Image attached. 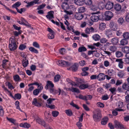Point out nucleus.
I'll return each instance as SVG.
<instances>
[{
  "label": "nucleus",
  "instance_id": "obj_30",
  "mask_svg": "<svg viewBox=\"0 0 129 129\" xmlns=\"http://www.w3.org/2000/svg\"><path fill=\"white\" fill-rule=\"evenodd\" d=\"M125 94L126 95L125 98L126 102L127 103H129V90L126 91Z\"/></svg>",
  "mask_w": 129,
  "mask_h": 129
},
{
  "label": "nucleus",
  "instance_id": "obj_18",
  "mask_svg": "<svg viewBox=\"0 0 129 129\" xmlns=\"http://www.w3.org/2000/svg\"><path fill=\"white\" fill-rule=\"evenodd\" d=\"M61 7L62 8H71L74 7V6L70 5V4L62 3Z\"/></svg>",
  "mask_w": 129,
  "mask_h": 129
},
{
  "label": "nucleus",
  "instance_id": "obj_42",
  "mask_svg": "<svg viewBox=\"0 0 129 129\" xmlns=\"http://www.w3.org/2000/svg\"><path fill=\"white\" fill-rule=\"evenodd\" d=\"M108 72L109 76H112L114 74V71L111 69H110L108 70Z\"/></svg>",
  "mask_w": 129,
  "mask_h": 129
},
{
  "label": "nucleus",
  "instance_id": "obj_29",
  "mask_svg": "<svg viewBox=\"0 0 129 129\" xmlns=\"http://www.w3.org/2000/svg\"><path fill=\"white\" fill-rule=\"evenodd\" d=\"M108 119L107 117H105L103 118L101 122V124L103 125H105L106 124Z\"/></svg>",
  "mask_w": 129,
  "mask_h": 129
},
{
  "label": "nucleus",
  "instance_id": "obj_54",
  "mask_svg": "<svg viewBox=\"0 0 129 129\" xmlns=\"http://www.w3.org/2000/svg\"><path fill=\"white\" fill-rule=\"evenodd\" d=\"M26 48V46L24 44H21L20 45L19 48L21 50H22Z\"/></svg>",
  "mask_w": 129,
  "mask_h": 129
},
{
  "label": "nucleus",
  "instance_id": "obj_12",
  "mask_svg": "<svg viewBox=\"0 0 129 129\" xmlns=\"http://www.w3.org/2000/svg\"><path fill=\"white\" fill-rule=\"evenodd\" d=\"M115 126L117 128L122 129L124 128L123 125L120 122L116 121H115Z\"/></svg>",
  "mask_w": 129,
  "mask_h": 129
},
{
  "label": "nucleus",
  "instance_id": "obj_11",
  "mask_svg": "<svg viewBox=\"0 0 129 129\" xmlns=\"http://www.w3.org/2000/svg\"><path fill=\"white\" fill-rule=\"evenodd\" d=\"M77 83L78 86L81 84L85 83V81L83 79L80 78H76L75 79Z\"/></svg>",
  "mask_w": 129,
  "mask_h": 129
},
{
  "label": "nucleus",
  "instance_id": "obj_51",
  "mask_svg": "<svg viewBox=\"0 0 129 129\" xmlns=\"http://www.w3.org/2000/svg\"><path fill=\"white\" fill-rule=\"evenodd\" d=\"M28 86L29 87L27 90L28 91L30 92L32 91L34 88V87L31 83H30L28 85Z\"/></svg>",
  "mask_w": 129,
  "mask_h": 129
},
{
  "label": "nucleus",
  "instance_id": "obj_52",
  "mask_svg": "<svg viewBox=\"0 0 129 129\" xmlns=\"http://www.w3.org/2000/svg\"><path fill=\"white\" fill-rule=\"evenodd\" d=\"M6 84L9 89L12 90L14 88V87L10 82H8L6 83Z\"/></svg>",
  "mask_w": 129,
  "mask_h": 129
},
{
  "label": "nucleus",
  "instance_id": "obj_36",
  "mask_svg": "<svg viewBox=\"0 0 129 129\" xmlns=\"http://www.w3.org/2000/svg\"><path fill=\"white\" fill-rule=\"evenodd\" d=\"M19 102L18 101H16L15 103V105L16 107V109H18L20 111L23 112L21 109H20L19 107Z\"/></svg>",
  "mask_w": 129,
  "mask_h": 129
},
{
  "label": "nucleus",
  "instance_id": "obj_63",
  "mask_svg": "<svg viewBox=\"0 0 129 129\" xmlns=\"http://www.w3.org/2000/svg\"><path fill=\"white\" fill-rule=\"evenodd\" d=\"M55 100V99L54 98H49L47 100V103L48 104H51L53 101H54Z\"/></svg>",
  "mask_w": 129,
  "mask_h": 129
},
{
  "label": "nucleus",
  "instance_id": "obj_38",
  "mask_svg": "<svg viewBox=\"0 0 129 129\" xmlns=\"http://www.w3.org/2000/svg\"><path fill=\"white\" fill-rule=\"evenodd\" d=\"M21 5V3L20 2H17L12 5V7L14 8H16L19 7Z\"/></svg>",
  "mask_w": 129,
  "mask_h": 129
},
{
  "label": "nucleus",
  "instance_id": "obj_22",
  "mask_svg": "<svg viewBox=\"0 0 129 129\" xmlns=\"http://www.w3.org/2000/svg\"><path fill=\"white\" fill-rule=\"evenodd\" d=\"M106 34L109 38L111 37L112 36V32L110 30H107L106 31Z\"/></svg>",
  "mask_w": 129,
  "mask_h": 129
},
{
  "label": "nucleus",
  "instance_id": "obj_60",
  "mask_svg": "<svg viewBox=\"0 0 129 129\" xmlns=\"http://www.w3.org/2000/svg\"><path fill=\"white\" fill-rule=\"evenodd\" d=\"M124 22V20L123 18L122 17H120L118 19V23L121 24H122Z\"/></svg>",
  "mask_w": 129,
  "mask_h": 129
},
{
  "label": "nucleus",
  "instance_id": "obj_10",
  "mask_svg": "<svg viewBox=\"0 0 129 129\" xmlns=\"http://www.w3.org/2000/svg\"><path fill=\"white\" fill-rule=\"evenodd\" d=\"M105 79V74L103 73H100L97 75V79L98 81H101Z\"/></svg>",
  "mask_w": 129,
  "mask_h": 129
},
{
  "label": "nucleus",
  "instance_id": "obj_19",
  "mask_svg": "<svg viewBox=\"0 0 129 129\" xmlns=\"http://www.w3.org/2000/svg\"><path fill=\"white\" fill-rule=\"evenodd\" d=\"M83 17V15L81 13H77L75 15V18L78 20H81Z\"/></svg>",
  "mask_w": 129,
  "mask_h": 129
},
{
  "label": "nucleus",
  "instance_id": "obj_6",
  "mask_svg": "<svg viewBox=\"0 0 129 129\" xmlns=\"http://www.w3.org/2000/svg\"><path fill=\"white\" fill-rule=\"evenodd\" d=\"M101 7L102 8H113L114 6L113 3L110 1H108L106 5L104 4L103 3H102L100 4Z\"/></svg>",
  "mask_w": 129,
  "mask_h": 129
},
{
  "label": "nucleus",
  "instance_id": "obj_35",
  "mask_svg": "<svg viewBox=\"0 0 129 129\" xmlns=\"http://www.w3.org/2000/svg\"><path fill=\"white\" fill-rule=\"evenodd\" d=\"M13 79L16 82H18L21 80V79L18 75H16L13 77Z\"/></svg>",
  "mask_w": 129,
  "mask_h": 129
},
{
  "label": "nucleus",
  "instance_id": "obj_58",
  "mask_svg": "<svg viewBox=\"0 0 129 129\" xmlns=\"http://www.w3.org/2000/svg\"><path fill=\"white\" fill-rule=\"evenodd\" d=\"M116 55L117 57H119L123 55V54L121 52L117 51L116 53Z\"/></svg>",
  "mask_w": 129,
  "mask_h": 129
},
{
  "label": "nucleus",
  "instance_id": "obj_31",
  "mask_svg": "<svg viewBox=\"0 0 129 129\" xmlns=\"http://www.w3.org/2000/svg\"><path fill=\"white\" fill-rule=\"evenodd\" d=\"M122 88L123 89L127 90H129V83H124L122 85Z\"/></svg>",
  "mask_w": 129,
  "mask_h": 129
},
{
  "label": "nucleus",
  "instance_id": "obj_25",
  "mask_svg": "<svg viewBox=\"0 0 129 129\" xmlns=\"http://www.w3.org/2000/svg\"><path fill=\"white\" fill-rule=\"evenodd\" d=\"M7 119L10 122L13 124L14 125L17 124V123L16 122V120L15 119L12 118H9L8 117H7Z\"/></svg>",
  "mask_w": 129,
  "mask_h": 129
},
{
  "label": "nucleus",
  "instance_id": "obj_56",
  "mask_svg": "<svg viewBox=\"0 0 129 129\" xmlns=\"http://www.w3.org/2000/svg\"><path fill=\"white\" fill-rule=\"evenodd\" d=\"M17 11L20 13L21 14L22 12L26 11V9H16Z\"/></svg>",
  "mask_w": 129,
  "mask_h": 129
},
{
  "label": "nucleus",
  "instance_id": "obj_9",
  "mask_svg": "<svg viewBox=\"0 0 129 129\" xmlns=\"http://www.w3.org/2000/svg\"><path fill=\"white\" fill-rule=\"evenodd\" d=\"M93 14H99V15L98 16L99 18V20H103L104 19L105 20V16H104L102 13H100V11L93 12Z\"/></svg>",
  "mask_w": 129,
  "mask_h": 129
},
{
  "label": "nucleus",
  "instance_id": "obj_44",
  "mask_svg": "<svg viewBox=\"0 0 129 129\" xmlns=\"http://www.w3.org/2000/svg\"><path fill=\"white\" fill-rule=\"evenodd\" d=\"M83 1L82 0H75V3L77 5L79 6L82 5L83 4Z\"/></svg>",
  "mask_w": 129,
  "mask_h": 129
},
{
  "label": "nucleus",
  "instance_id": "obj_59",
  "mask_svg": "<svg viewBox=\"0 0 129 129\" xmlns=\"http://www.w3.org/2000/svg\"><path fill=\"white\" fill-rule=\"evenodd\" d=\"M76 97L77 98H79L80 99L86 101V98L85 97V95L84 96L83 95L81 94H80L78 96H76Z\"/></svg>",
  "mask_w": 129,
  "mask_h": 129
},
{
  "label": "nucleus",
  "instance_id": "obj_24",
  "mask_svg": "<svg viewBox=\"0 0 129 129\" xmlns=\"http://www.w3.org/2000/svg\"><path fill=\"white\" fill-rule=\"evenodd\" d=\"M116 11L115 13L117 14H121L124 11V9H114Z\"/></svg>",
  "mask_w": 129,
  "mask_h": 129
},
{
  "label": "nucleus",
  "instance_id": "obj_34",
  "mask_svg": "<svg viewBox=\"0 0 129 129\" xmlns=\"http://www.w3.org/2000/svg\"><path fill=\"white\" fill-rule=\"evenodd\" d=\"M117 75L120 78H122L124 75V71L120 70L118 73Z\"/></svg>",
  "mask_w": 129,
  "mask_h": 129
},
{
  "label": "nucleus",
  "instance_id": "obj_64",
  "mask_svg": "<svg viewBox=\"0 0 129 129\" xmlns=\"http://www.w3.org/2000/svg\"><path fill=\"white\" fill-rule=\"evenodd\" d=\"M65 51L66 49L65 48H61L59 50V52L61 54H63L65 53Z\"/></svg>",
  "mask_w": 129,
  "mask_h": 129
},
{
  "label": "nucleus",
  "instance_id": "obj_55",
  "mask_svg": "<svg viewBox=\"0 0 129 129\" xmlns=\"http://www.w3.org/2000/svg\"><path fill=\"white\" fill-rule=\"evenodd\" d=\"M96 105L98 107L101 108H103L105 106L103 103L100 102L97 103L96 104Z\"/></svg>",
  "mask_w": 129,
  "mask_h": 129
},
{
  "label": "nucleus",
  "instance_id": "obj_1",
  "mask_svg": "<svg viewBox=\"0 0 129 129\" xmlns=\"http://www.w3.org/2000/svg\"><path fill=\"white\" fill-rule=\"evenodd\" d=\"M16 42L15 37H12L10 38L9 48L10 51H14L17 49V46L16 44Z\"/></svg>",
  "mask_w": 129,
  "mask_h": 129
},
{
  "label": "nucleus",
  "instance_id": "obj_46",
  "mask_svg": "<svg viewBox=\"0 0 129 129\" xmlns=\"http://www.w3.org/2000/svg\"><path fill=\"white\" fill-rule=\"evenodd\" d=\"M70 90L72 92H75L77 93L80 92L79 89L76 88L72 87L70 89Z\"/></svg>",
  "mask_w": 129,
  "mask_h": 129
},
{
  "label": "nucleus",
  "instance_id": "obj_57",
  "mask_svg": "<svg viewBox=\"0 0 129 129\" xmlns=\"http://www.w3.org/2000/svg\"><path fill=\"white\" fill-rule=\"evenodd\" d=\"M22 32V31L21 30L19 31L18 32L17 31H15L13 32V34L15 37H17L21 34Z\"/></svg>",
  "mask_w": 129,
  "mask_h": 129
},
{
  "label": "nucleus",
  "instance_id": "obj_20",
  "mask_svg": "<svg viewBox=\"0 0 129 129\" xmlns=\"http://www.w3.org/2000/svg\"><path fill=\"white\" fill-rule=\"evenodd\" d=\"M36 121L39 124L45 126L46 125V123L43 119L38 118L36 120Z\"/></svg>",
  "mask_w": 129,
  "mask_h": 129
},
{
  "label": "nucleus",
  "instance_id": "obj_8",
  "mask_svg": "<svg viewBox=\"0 0 129 129\" xmlns=\"http://www.w3.org/2000/svg\"><path fill=\"white\" fill-rule=\"evenodd\" d=\"M54 87V84L51 81H48L46 85L45 86V88L47 90L50 88H53Z\"/></svg>",
  "mask_w": 129,
  "mask_h": 129
},
{
  "label": "nucleus",
  "instance_id": "obj_14",
  "mask_svg": "<svg viewBox=\"0 0 129 129\" xmlns=\"http://www.w3.org/2000/svg\"><path fill=\"white\" fill-rule=\"evenodd\" d=\"M78 67V64L77 63H75L73 65L71 66L72 71L74 72L77 70Z\"/></svg>",
  "mask_w": 129,
  "mask_h": 129
},
{
  "label": "nucleus",
  "instance_id": "obj_16",
  "mask_svg": "<svg viewBox=\"0 0 129 129\" xmlns=\"http://www.w3.org/2000/svg\"><path fill=\"white\" fill-rule=\"evenodd\" d=\"M85 32L87 34H89L94 32V28L92 27L87 28L85 30Z\"/></svg>",
  "mask_w": 129,
  "mask_h": 129
},
{
  "label": "nucleus",
  "instance_id": "obj_50",
  "mask_svg": "<svg viewBox=\"0 0 129 129\" xmlns=\"http://www.w3.org/2000/svg\"><path fill=\"white\" fill-rule=\"evenodd\" d=\"M31 84L32 85H35L38 86V88L41 87H41H42V88H43L42 84L41 83H38L37 82H36L34 83H31Z\"/></svg>",
  "mask_w": 129,
  "mask_h": 129
},
{
  "label": "nucleus",
  "instance_id": "obj_37",
  "mask_svg": "<svg viewBox=\"0 0 129 129\" xmlns=\"http://www.w3.org/2000/svg\"><path fill=\"white\" fill-rule=\"evenodd\" d=\"M29 50L32 52L35 53L37 54L39 53L38 50L33 47H29Z\"/></svg>",
  "mask_w": 129,
  "mask_h": 129
},
{
  "label": "nucleus",
  "instance_id": "obj_15",
  "mask_svg": "<svg viewBox=\"0 0 129 129\" xmlns=\"http://www.w3.org/2000/svg\"><path fill=\"white\" fill-rule=\"evenodd\" d=\"M93 14L91 16V19L93 22H96L99 20V18L98 16L95 15L93 13Z\"/></svg>",
  "mask_w": 129,
  "mask_h": 129
},
{
  "label": "nucleus",
  "instance_id": "obj_33",
  "mask_svg": "<svg viewBox=\"0 0 129 129\" xmlns=\"http://www.w3.org/2000/svg\"><path fill=\"white\" fill-rule=\"evenodd\" d=\"M106 27V25L105 23H101L99 25V28L100 30H104Z\"/></svg>",
  "mask_w": 129,
  "mask_h": 129
},
{
  "label": "nucleus",
  "instance_id": "obj_40",
  "mask_svg": "<svg viewBox=\"0 0 129 129\" xmlns=\"http://www.w3.org/2000/svg\"><path fill=\"white\" fill-rule=\"evenodd\" d=\"M21 98V95L20 93H17L15 94L14 99L15 100L16 99L19 100Z\"/></svg>",
  "mask_w": 129,
  "mask_h": 129
},
{
  "label": "nucleus",
  "instance_id": "obj_3",
  "mask_svg": "<svg viewBox=\"0 0 129 129\" xmlns=\"http://www.w3.org/2000/svg\"><path fill=\"white\" fill-rule=\"evenodd\" d=\"M57 63L58 65L63 67H69L71 65V62L62 60L58 61Z\"/></svg>",
  "mask_w": 129,
  "mask_h": 129
},
{
  "label": "nucleus",
  "instance_id": "obj_2",
  "mask_svg": "<svg viewBox=\"0 0 129 129\" xmlns=\"http://www.w3.org/2000/svg\"><path fill=\"white\" fill-rule=\"evenodd\" d=\"M92 117L94 121L96 122L100 121L102 117L101 111L99 109H95L94 111L93 112Z\"/></svg>",
  "mask_w": 129,
  "mask_h": 129
},
{
  "label": "nucleus",
  "instance_id": "obj_43",
  "mask_svg": "<svg viewBox=\"0 0 129 129\" xmlns=\"http://www.w3.org/2000/svg\"><path fill=\"white\" fill-rule=\"evenodd\" d=\"M86 48L84 46L80 47L78 49V51L79 52H82L86 51Z\"/></svg>",
  "mask_w": 129,
  "mask_h": 129
},
{
  "label": "nucleus",
  "instance_id": "obj_27",
  "mask_svg": "<svg viewBox=\"0 0 129 129\" xmlns=\"http://www.w3.org/2000/svg\"><path fill=\"white\" fill-rule=\"evenodd\" d=\"M122 50L124 53L127 54L129 52V47L125 46L122 48Z\"/></svg>",
  "mask_w": 129,
  "mask_h": 129
},
{
  "label": "nucleus",
  "instance_id": "obj_28",
  "mask_svg": "<svg viewBox=\"0 0 129 129\" xmlns=\"http://www.w3.org/2000/svg\"><path fill=\"white\" fill-rule=\"evenodd\" d=\"M64 112L68 116H71L73 114L72 111L70 109L66 110Z\"/></svg>",
  "mask_w": 129,
  "mask_h": 129
},
{
  "label": "nucleus",
  "instance_id": "obj_13",
  "mask_svg": "<svg viewBox=\"0 0 129 129\" xmlns=\"http://www.w3.org/2000/svg\"><path fill=\"white\" fill-rule=\"evenodd\" d=\"M38 88V89H36L34 90L33 93L34 95L35 96L38 95L43 89V88L41 87Z\"/></svg>",
  "mask_w": 129,
  "mask_h": 129
},
{
  "label": "nucleus",
  "instance_id": "obj_17",
  "mask_svg": "<svg viewBox=\"0 0 129 129\" xmlns=\"http://www.w3.org/2000/svg\"><path fill=\"white\" fill-rule=\"evenodd\" d=\"M28 60L27 59H23L22 61V64L24 68L27 67L28 64Z\"/></svg>",
  "mask_w": 129,
  "mask_h": 129
},
{
  "label": "nucleus",
  "instance_id": "obj_21",
  "mask_svg": "<svg viewBox=\"0 0 129 129\" xmlns=\"http://www.w3.org/2000/svg\"><path fill=\"white\" fill-rule=\"evenodd\" d=\"M19 126L21 127L28 128L30 127V125L26 122L24 123H21L20 124Z\"/></svg>",
  "mask_w": 129,
  "mask_h": 129
},
{
  "label": "nucleus",
  "instance_id": "obj_41",
  "mask_svg": "<svg viewBox=\"0 0 129 129\" xmlns=\"http://www.w3.org/2000/svg\"><path fill=\"white\" fill-rule=\"evenodd\" d=\"M123 36L124 39L127 40L129 39V33L127 32L124 33Z\"/></svg>",
  "mask_w": 129,
  "mask_h": 129
},
{
  "label": "nucleus",
  "instance_id": "obj_47",
  "mask_svg": "<svg viewBox=\"0 0 129 129\" xmlns=\"http://www.w3.org/2000/svg\"><path fill=\"white\" fill-rule=\"evenodd\" d=\"M8 61V60L6 59H5L3 60L2 64V66L3 68H4L6 67V66L7 64V62Z\"/></svg>",
  "mask_w": 129,
  "mask_h": 129
},
{
  "label": "nucleus",
  "instance_id": "obj_4",
  "mask_svg": "<svg viewBox=\"0 0 129 129\" xmlns=\"http://www.w3.org/2000/svg\"><path fill=\"white\" fill-rule=\"evenodd\" d=\"M42 100L40 99L37 100L36 98H34L32 101V104L36 106L41 107L42 104Z\"/></svg>",
  "mask_w": 129,
  "mask_h": 129
},
{
  "label": "nucleus",
  "instance_id": "obj_23",
  "mask_svg": "<svg viewBox=\"0 0 129 129\" xmlns=\"http://www.w3.org/2000/svg\"><path fill=\"white\" fill-rule=\"evenodd\" d=\"M82 84L78 86L80 89L81 90L87 88L89 86L88 84Z\"/></svg>",
  "mask_w": 129,
  "mask_h": 129
},
{
  "label": "nucleus",
  "instance_id": "obj_5",
  "mask_svg": "<svg viewBox=\"0 0 129 129\" xmlns=\"http://www.w3.org/2000/svg\"><path fill=\"white\" fill-rule=\"evenodd\" d=\"M53 11H51L48 12L46 16V17L49 20L51 21V22L53 24H55V21L51 19L54 18V14Z\"/></svg>",
  "mask_w": 129,
  "mask_h": 129
},
{
  "label": "nucleus",
  "instance_id": "obj_62",
  "mask_svg": "<svg viewBox=\"0 0 129 129\" xmlns=\"http://www.w3.org/2000/svg\"><path fill=\"white\" fill-rule=\"evenodd\" d=\"M109 98L108 95L106 94L102 96V99L103 100H106L108 99Z\"/></svg>",
  "mask_w": 129,
  "mask_h": 129
},
{
  "label": "nucleus",
  "instance_id": "obj_45",
  "mask_svg": "<svg viewBox=\"0 0 129 129\" xmlns=\"http://www.w3.org/2000/svg\"><path fill=\"white\" fill-rule=\"evenodd\" d=\"M61 77L59 75H56L54 78V81L55 82H58L60 78Z\"/></svg>",
  "mask_w": 129,
  "mask_h": 129
},
{
  "label": "nucleus",
  "instance_id": "obj_53",
  "mask_svg": "<svg viewBox=\"0 0 129 129\" xmlns=\"http://www.w3.org/2000/svg\"><path fill=\"white\" fill-rule=\"evenodd\" d=\"M54 33H49L48 34V38L50 39H53L54 38Z\"/></svg>",
  "mask_w": 129,
  "mask_h": 129
},
{
  "label": "nucleus",
  "instance_id": "obj_61",
  "mask_svg": "<svg viewBox=\"0 0 129 129\" xmlns=\"http://www.w3.org/2000/svg\"><path fill=\"white\" fill-rule=\"evenodd\" d=\"M33 46L37 48H40V46L38 43L36 42H33Z\"/></svg>",
  "mask_w": 129,
  "mask_h": 129
},
{
  "label": "nucleus",
  "instance_id": "obj_49",
  "mask_svg": "<svg viewBox=\"0 0 129 129\" xmlns=\"http://www.w3.org/2000/svg\"><path fill=\"white\" fill-rule=\"evenodd\" d=\"M127 40L125 39H122L120 41L121 44L122 45H126L127 43Z\"/></svg>",
  "mask_w": 129,
  "mask_h": 129
},
{
  "label": "nucleus",
  "instance_id": "obj_39",
  "mask_svg": "<svg viewBox=\"0 0 129 129\" xmlns=\"http://www.w3.org/2000/svg\"><path fill=\"white\" fill-rule=\"evenodd\" d=\"M109 49L112 52H114L117 50L116 47L114 45L110 46H109Z\"/></svg>",
  "mask_w": 129,
  "mask_h": 129
},
{
  "label": "nucleus",
  "instance_id": "obj_48",
  "mask_svg": "<svg viewBox=\"0 0 129 129\" xmlns=\"http://www.w3.org/2000/svg\"><path fill=\"white\" fill-rule=\"evenodd\" d=\"M52 115L54 117H57L59 114V112L57 111H54L52 112Z\"/></svg>",
  "mask_w": 129,
  "mask_h": 129
},
{
  "label": "nucleus",
  "instance_id": "obj_32",
  "mask_svg": "<svg viewBox=\"0 0 129 129\" xmlns=\"http://www.w3.org/2000/svg\"><path fill=\"white\" fill-rule=\"evenodd\" d=\"M118 40L117 37L112 38L111 40V42L113 44L117 45L118 43Z\"/></svg>",
  "mask_w": 129,
  "mask_h": 129
},
{
  "label": "nucleus",
  "instance_id": "obj_26",
  "mask_svg": "<svg viewBox=\"0 0 129 129\" xmlns=\"http://www.w3.org/2000/svg\"><path fill=\"white\" fill-rule=\"evenodd\" d=\"M92 38L95 41H98L100 39V36L98 34H95L92 36Z\"/></svg>",
  "mask_w": 129,
  "mask_h": 129
},
{
  "label": "nucleus",
  "instance_id": "obj_7",
  "mask_svg": "<svg viewBox=\"0 0 129 129\" xmlns=\"http://www.w3.org/2000/svg\"><path fill=\"white\" fill-rule=\"evenodd\" d=\"M106 20H110L113 16V13L111 11H106L105 14Z\"/></svg>",
  "mask_w": 129,
  "mask_h": 129
}]
</instances>
